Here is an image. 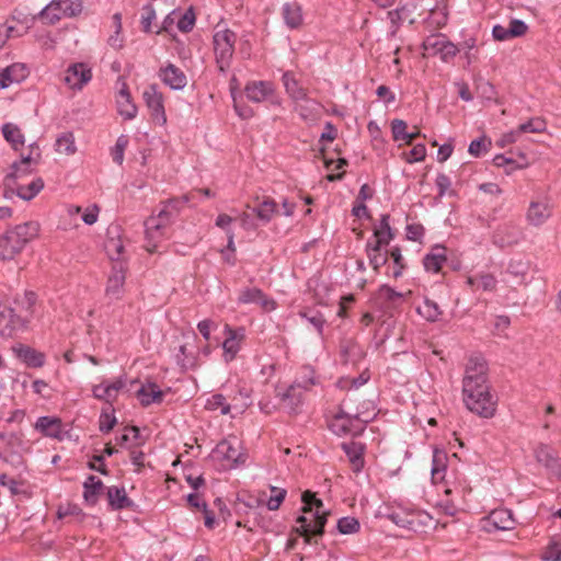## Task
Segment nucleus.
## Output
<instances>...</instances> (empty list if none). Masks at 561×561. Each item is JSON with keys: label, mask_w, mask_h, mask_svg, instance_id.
Wrapping results in <instances>:
<instances>
[{"label": "nucleus", "mask_w": 561, "mask_h": 561, "mask_svg": "<svg viewBox=\"0 0 561 561\" xmlns=\"http://www.w3.org/2000/svg\"><path fill=\"white\" fill-rule=\"evenodd\" d=\"M486 371L488 366L483 357L471 356L462 379V394L463 403L469 411L489 419L495 413L496 400L490 392Z\"/></svg>", "instance_id": "1"}, {"label": "nucleus", "mask_w": 561, "mask_h": 561, "mask_svg": "<svg viewBox=\"0 0 561 561\" xmlns=\"http://www.w3.org/2000/svg\"><path fill=\"white\" fill-rule=\"evenodd\" d=\"M301 501L305 515L299 516L296 520L299 525L297 531L305 537L307 543H311L312 537L323 535L328 512L323 510V502L311 491H305Z\"/></svg>", "instance_id": "2"}, {"label": "nucleus", "mask_w": 561, "mask_h": 561, "mask_svg": "<svg viewBox=\"0 0 561 561\" xmlns=\"http://www.w3.org/2000/svg\"><path fill=\"white\" fill-rule=\"evenodd\" d=\"M38 230L37 222L28 221L5 231L0 236V259L12 260L38 234Z\"/></svg>", "instance_id": "3"}, {"label": "nucleus", "mask_w": 561, "mask_h": 561, "mask_svg": "<svg viewBox=\"0 0 561 561\" xmlns=\"http://www.w3.org/2000/svg\"><path fill=\"white\" fill-rule=\"evenodd\" d=\"M237 35L231 30L217 31L213 36L215 60L220 73L226 75L230 68Z\"/></svg>", "instance_id": "4"}, {"label": "nucleus", "mask_w": 561, "mask_h": 561, "mask_svg": "<svg viewBox=\"0 0 561 561\" xmlns=\"http://www.w3.org/2000/svg\"><path fill=\"white\" fill-rule=\"evenodd\" d=\"M162 208L160 209L157 216H151L145 221V234H146V243L145 249L153 253L158 248V241L163 237V230L171 222L172 218L175 216L170 208H167L164 203H162Z\"/></svg>", "instance_id": "5"}, {"label": "nucleus", "mask_w": 561, "mask_h": 561, "mask_svg": "<svg viewBox=\"0 0 561 561\" xmlns=\"http://www.w3.org/2000/svg\"><path fill=\"white\" fill-rule=\"evenodd\" d=\"M27 446L21 433H0V459L19 468L24 465L23 454Z\"/></svg>", "instance_id": "6"}, {"label": "nucleus", "mask_w": 561, "mask_h": 561, "mask_svg": "<svg viewBox=\"0 0 561 561\" xmlns=\"http://www.w3.org/2000/svg\"><path fill=\"white\" fill-rule=\"evenodd\" d=\"M387 518L397 526L414 533L423 531L432 524V517L427 513L413 510L392 508Z\"/></svg>", "instance_id": "7"}, {"label": "nucleus", "mask_w": 561, "mask_h": 561, "mask_svg": "<svg viewBox=\"0 0 561 561\" xmlns=\"http://www.w3.org/2000/svg\"><path fill=\"white\" fill-rule=\"evenodd\" d=\"M369 421V419H362L359 413L350 414L340 408L329 426L330 430L339 436H358L364 432Z\"/></svg>", "instance_id": "8"}, {"label": "nucleus", "mask_w": 561, "mask_h": 561, "mask_svg": "<svg viewBox=\"0 0 561 561\" xmlns=\"http://www.w3.org/2000/svg\"><path fill=\"white\" fill-rule=\"evenodd\" d=\"M82 9L81 0H53L39 11L38 16L41 19L48 18L49 23L54 24L61 19V15L59 13H53L51 16H49L50 11H58L67 18H75L82 12Z\"/></svg>", "instance_id": "9"}, {"label": "nucleus", "mask_w": 561, "mask_h": 561, "mask_svg": "<svg viewBox=\"0 0 561 561\" xmlns=\"http://www.w3.org/2000/svg\"><path fill=\"white\" fill-rule=\"evenodd\" d=\"M213 456L218 460L227 461L229 469L245 462V455L240 451L239 443L236 438L219 442L213 450Z\"/></svg>", "instance_id": "10"}, {"label": "nucleus", "mask_w": 561, "mask_h": 561, "mask_svg": "<svg viewBox=\"0 0 561 561\" xmlns=\"http://www.w3.org/2000/svg\"><path fill=\"white\" fill-rule=\"evenodd\" d=\"M44 188V181L42 178L34 179L28 184H22L18 181L5 183L3 182V196L12 198L18 196L23 201L33 199Z\"/></svg>", "instance_id": "11"}, {"label": "nucleus", "mask_w": 561, "mask_h": 561, "mask_svg": "<svg viewBox=\"0 0 561 561\" xmlns=\"http://www.w3.org/2000/svg\"><path fill=\"white\" fill-rule=\"evenodd\" d=\"M144 101L150 111L151 118L159 125L167 123V116L163 105V95L158 90L157 84H150L142 93Z\"/></svg>", "instance_id": "12"}, {"label": "nucleus", "mask_w": 561, "mask_h": 561, "mask_svg": "<svg viewBox=\"0 0 561 561\" xmlns=\"http://www.w3.org/2000/svg\"><path fill=\"white\" fill-rule=\"evenodd\" d=\"M226 339L222 342L224 348V357L226 362H231L237 356L240 351L241 342L245 337L244 328H231L230 325H225Z\"/></svg>", "instance_id": "13"}, {"label": "nucleus", "mask_w": 561, "mask_h": 561, "mask_svg": "<svg viewBox=\"0 0 561 561\" xmlns=\"http://www.w3.org/2000/svg\"><path fill=\"white\" fill-rule=\"evenodd\" d=\"M552 207L549 198L543 197L542 199L531 201L527 210V220L533 226L543 225L551 216Z\"/></svg>", "instance_id": "14"}, {"label": "nucleus", "mask_w": 561, "mask_h": 561, "mask_svg": "<svg viewBox=\"0 0 561 561\" xmlns=\"http://www.w3.org/2000/svg\"><path fill=\"white\" fill-rule=\"evenodd\" d=\"M125 278L126 274L124 264L122 262L115 263L107 279L105 289L106 296L119 299L124 291Z\"/></svg>", "instance_id": "15"}, {"label": "nucleus", "mask_w": 561, "mask_h": 561, "mask_svg": "<svg viewBox=\"0 0 561 561\" xmlns=\"http://www.w3.org/2000/svg\"><path fill=\"white\" fill-rule=\"evenodd\" d=\"M92 78L91 69L84 64H75L69 66L64 81L71 89L81 90Z\"/></svg>", "instance_id": "16"}, {"label": "nucleus", "mask_w": 561, "mask_h": 561, "mask_svg": "<svg viewBox=\"0 0 561 561\" xmlns=\"http://www.w3.org/2000/svg\"><path fill=\"white\" fill-rule=\"evenodd\" d=\"M534 455L536 460L541 463L551 474L560 476L561 465L559 462V457L551 447L546 444H539L535 448Z\"/></svg>", "instance_id": "17"}, {"label": "nucleus", "mask_w": 561, "mask_h": 561, "mask_svg": "<svg viewBox=\"0 0 561 561\" xmlns=\"http://www.w3.org/2000/svg\"><path fill=\"white\" fill-rule=\"evenodd\" d=\"M515 527V519L510 510L500 508L492 511L488 518L485 528L490 530H511Z\"/></svg>", "instance_id": "18"}, {"label": "nucleus", "mask_w": 561, "mask_h": 561, "mask_svg": "<svg viewBox=\"0 0 561 561\" xmlns=\"http://www.w3.org/2000/svg\"><path fill=\"white\" fill-rule=\"evenodd\" d=\"M159 78L172 90H183L187 84V78L185 73L171 62L160 69Z\"/></svg>", "instance_id": "19"}, {"label": "nucleus", "mask_w": 561, "mask_h": 561, "mask_svg": "<svg viewBox=\"0 0 561 561\" xmlns=\"http://www.w3.org/2000/svg\"><path fill=\"white\" fill-rule=\"evenodd\" d=\"M12 352L27 367L39 368L45 364L44 353L38 352L28 345L19 343L12 346Z\"/></svg>", "instance_id": "20"}, {"label": "nucleus", "mask_w": 561, "mask_h": 561, "mask_svg": "<svg viewBox=\"0 0 561 561\" xmlns=\"http://www.w3.org/2000/svg\"><path fill=\"white\" fill-rule=\"evenodd\" d=\"M354 472H359L365 466L364 454L366 446L363 443L351 440L341 444Z\"/></svg>", "instance_id": "21"}, {"label": "nucleus", "mask_w": 561, "mask_h": 561, "mask_svg": "<svg viewBox=\"0 0 561 561\" xmlns=\"http://www.w3.org/2000/svg\"><path fill=\"white\" fill-rule=\"evenodd\" d=\"M35 430L39 431L44 436L64 439L62 422L56 416H41L35 423Z\"/></svg>", "instance_id": "22"}, {"label": "nucleus", "mask_w": 561, "mask_h": 561, "mask_svg": "<svg viewBox=\"0 0 561 561\" xmlns=\"http://www.w3.org/2000/svg\"><path fill=\"white\" fill-rule=\"evenodd\" d=\"M523 239L520 228L514 225L500 227L494 234V243L501 248L517 244Z\"/></svg>", "instance_id": "23"}, {"label": "nucleus", "mask_w": 561, "mask_h": 561, "mask_svg": "<svg viewBox=\"0 0 561 561\" xmlns=\"http://www.w3.org/2000/svg\"><path fill=\"white\" fill-rule=\"evenodd\" d=\"M37 163L38 162H36V157L22 156L20 161L12 163L11 172L5 175L3 182H14L27 174H31L33 172V165H36Z\"/></svg>", "instance_id": "24"}, {"label": "nucleus", "mask_w": 561, "mask_h": 561, "mask_svg": "<svg viewBox=\"0 0 561 561\" xmlns=\"http://www.w3.org/2000/svg\"><path fill=\"white\" fill-rule=\"evenodd\" d=\"M28 76V70L23 64H13L0 70V89H5L12 83H20Z\"/></svg>", "instance_id": "25"}, {"label": "nucleus", "mask_w": 561, "mask_h": 561, "mask_svg": "<svg viewBox=\"0 0 561 561\" xmlns=\"http://www.w3.org/2000/svg\"><path fill=\"white\" fill-rule=\"evenodd\" d=\"M117 110L125 119H133L137 115V106L131 100V95L126 82H123L117 96Z\"/></svg>", "instance_id": "26"}, {"label": "nucleus", "mask_w": 561, "mask_h": 561, "mask_svg": "<svg viewBox=\"0 0 561 561\" xmlns=\"http://www.w3.org/2000/svg\"><path fill=\"white\" fill-rule=\"evenodd\" d=\"M106 496L108 505L113 511H122L134 506V502L127 496L124 486H108L106 489Z\"/></svg>", "instance_id": "27"}, {"label": "nucleus", "mask_w": 561, "mask_h": 561, "mask_svg": "<svg viewBox=\"0 0 561 561\" xmlns=\"http://www.w3.org/2000/svg\"><path fill=\"white\" fill-rule=\"evenodd\" d=\"M248 100L260 103L273 94V84L267 81H252L244 88Z\"/></svg>", "instance_id": "28"}, {"label": "nucleus", "mask_w": 561, "mask_h": 561, "mask_svg": "<svg viewBox=\"0 0 561 561\" xmlns=\"http://www.w3.org/2000/svg\"><path fill=\"white\" fill-rule=\"evenodd\" d=\"M386 243H378L377 241L368 240L365 247V252L369 260V264L375 272H379V268L383 266L388 261V251L381 252V248L386 247Z\"/></svg>", "instance_id": "29"}, {"label": "nucleus", "mask_w": 561, "mask_h": 561, "mask_svg": "<svg viewBox=\"0 0 561 561\" xmlns=\"http://www.w3.org/2000/svg\"><path fill=\"white\" fill-rule=\"evenodd\" d=\"M83 499L90 506H94L102 491L105 489L104 483L98 477L90 474L83 482Z\"/></svg>", "instance_id": "30"}, {"label": "nucleus", "mask_w": 561, "mask_h": 561, "mask_svg": "<svg viewBox=\"0 0 561 561\" xmlns=\"http://www.w3.org/2000/svg\"><path fill=\"white\" fill-rule=\"evenodd\" d=\"M282 15L285 24L291 30H296L302 24V10L296 1L285 2L282 7Z\"/></svg>", "instance_id": "31"}, {"label": "nucleus", "mask_w": 561, "mask_h": 561, "mask_svg": "<svg viewBox=\"0 0 561 561\" xmlns=\"http://www.w3.org/2000/svg\"><path fill=\"white\" fill-rule=\"evenodd\" d=\"M294 110L304 121H314L320 114L321 104L306 95L295 102Z\"/></svg>", "instance_id": "32"}, {"label": "nucleus", "mask_w": 561, "mask_h": 561, "mask_svg": "<svg viewBox=\"0 0 561 561\" xmlns=\"http://www.w3.org/2000/svg\"><path fill=\"white\" fill-rule=\"evenodd\" d=\"M446 261V248L437 244L424 256L423 265L427 272L438 273Z\"/></svg>", "instance_id": "33"}, {"label": "nucleus", "mask_w": 561, "mask_h": 561, "mask_svg": "<svg viewBox=\"0 0 561 561\" xmlns=\"http://www.w3.org/2000/svg\"><path fill=\"white\" fill-rule=\"evenodd\" d=\"M137 397L141 405L149 407L152 403L162 402L164 393L157 383L148 382L137 390Z\"/></svg>", "instance_id": "34"}, {"label": "nucleus", "mask_w": 561, "mask_h": 561, "mask_svg": "<svg viewBox=\"0 0 561 561\" xmlns=\"http://www.w3.org/2000/svg\"><path fill=\"white\" fill-rule=\"evenodd\" d=\"M37 301V295L34 291H25L22 297H16L13 301L16 311L23 314L21 319L27 320L28 322L33 319L35 313V305Z\"/></svg>", "instance_id": "35"}, {"label": "nucleus", "mask_w": 561, "mask_h": 561, "mask_svg": "<svg viewBox=\"0 0 561 561\" xmlns=\"http://www.w3.org/2000/svg\"><path fill=\"white\" fill-rule=\"evenodd\" d=\"M304 391L300 385H291L283 394L282 401L285 403L289 413H297L302 404Z\"/></svg>", "instance_id": "36"}, {"label": "nucleus", "mask_w": 561, "mask_h": 561, "mask_svg": "<svg viewBox=\"0 0 561 561\" xmlns=\"http://www.w3.org/2000/svg\"><path fill=\"white\" fill-rule=\"evenodd\" d=\"M23 317L20 311H16L15 306L5 307L0 312V321H7V327L10 329V332L13 330L24 329L30 323L27 320L21 319Z\"/></svg>", "instance_id": "37"}, {"label": "nucleus", "mask_w": 561, "mask_h": 561, "mask_svg": "<svg viewBox=\"0 0 561 561\" xmlns=\"http://www.w3.org/2000/svg\"><path fill=\"white\" fill-rule=\"evenodd\" d=\"M389 220L390 216L388 214L381 215L379 225L374 228L373 241L389 244L390 241L394 238V231L390 227Z\"/></svg>", "instance_id": "38"}, {"label": "nucleus", "mask_w": 561, "mask_h": 561, "mask_svg": "<svg viewBox=\"0 0 561 561\" xmlns=\"http://www.w3.org/2000/svg\"><path fill=\"white\" fill-rule=\"evenodd\" d=\"M2 135L14 150H19L24 145V135L18 125L5 123L2 125Z\"/></svg>", "instance_id": "39"}, {"label": "nucleus", "mask_w": 561, "mask_h": 561, "mask_svg": "<svg viewBox=\"0 0 561 561\" xmlns=\"http://www.w3.org/2000/svg\"><path fill=\"white\" fill-rule=\"evenodd\" d=\"M447 456L443 450L435 449L433 453L432 460V480L434 482L443 481L445 478V471L447 469L446 466Z\"/></svg>", "instance_id": "40"}, {"label": "nucleus", "mask_w": 561, "mask_h": 561, "mask_svg": "<svg viewBox=\"0 0 561 561\" xmlns=\"http://www.w3.org/2000/svg\"><path fill=\"white\" fill-rule=\"evenodd\" d=\"M277 210V204L272 198L264 199L259 206L252 209L253 214L256 215L257 219L263 224H267L273 218Z\"/></svg>", "instance_id": "41"}, {"label": "nucleus", "mask_w": 561, "mask_h": 561, "mask_svg": "<svg viewBox=\"0 0 561 561\" xmlns=\"http://www.w3.org/2000/svg\"><path fill=\"white\" fill-rule=\"evenodd\" d=\"M282 80L286 92L295 102L304 99L307 95L306 89L300 87L298 81L289 72H285Z\"/></svg>", "instance_id": "42"}, {"label": "nucleus", "mask_w": 561, "mask_h": 561, "mask_svg": "<svg viewBox=\"0 0 561 561\" xmlns=\"http://www.w3.org/2000/svg\"><path fill=\"white\" fill-rule=\"evenodd\" d=\"M522 163H517L514 159L507 158L504 154H496L493 159V163L497 168H506L505 173L511 174L516 169H523L527 167L528 162L526 156L520 153Z\"/></svg>", "instance_id": "43"}, {"label": "nucleus", "mask_w": 561, "mask_h": 561, "mask_svg": "<svg viewBox=\"0 0 561 561\" xmlns=\"http://www.w3.org/2000/svg\"><path fill=\"white\" fill-rule=\"evenodd\" d=\"M403 298V294L388 285H381L377 291V299L387 304V307H394Z\"/></svg>", "instance_id": "44"}, {"label": "nucleus", "mask_w": 561, "mask_h": 561, "mask_svg": "<svg viewBox=\"0 0 561 561\" xmlns=\"http://www.w3.org/2000/svg\"><path fill=\"white\" fill-rule=\"evenodd\" d=\"M114 387H110L106 381L101 382L93 387L92 392L94 398L105 401L108 407H113V401L116 400L117 394L113 391Z\"/></svg>", "instance_id": "45"}, {"label": "nucleus", "mask_w": 561, "mask_h": 561, "mask_svg": "<svg viewBox=\"0 0 561 561\" xmlns=\"http://www.w3.org/2000/svg\"><path fill=\"white\" fill-rule=\"evenodd\" d=\"M417 311L423 318L431 322L437 321L442 316V310L438 305L428 298L424 300L423 306L417 308Z\"/></svg>", "instance_id": "46"}, {"label": "nucleus", "mask_w": 561, "mask_h": 561, "mask_svg": "<svg viewBox=\"0 0 561 561\" xmlns=\"http://www.w3.org/2000/svg\"><path fill=\"white\" fill-rule=\"evenodd\" d=\"M205 408L209 411H216L220 409V413L222 415H227L231 410L230 404L226 402V397L221 393L213 394L209 399H207Z\"/></svg>", "instance_id": "47"}, {"label": "nucleus", "mask_w": 561, "mask_h": 561, "mask_svg": "<svg viewBox=\"0 0 561 561\" xmlns=\"http://www.w3.org/2000/svg\"><path fill=\"white\" fill-rule=\"evenodd\" d=\"M337 530L343 535L355 534L359 530L360 525L357 518L352 516L341 517L337 520Z\"/></svg>", "instance_id": "48"}, {"label": "nucleus", "mask_w": 561, "mask_h": 561, "mask_svg": "<svg viewBox=\"0 0 561 561\" xmlns=\"http://www.w3.org/2000/svg\"><path fill=\"white\" fill-rule=\"evenodd\" d=\"M56 147L59 152H64L66 154L75 153V138L72 133H64L56 140Z\"/></svg>", "instance_id": "49"}, {"label": "nucleus", "mask_w": 561, "mask_h": 561, "mask_svg": "<svg viewBox=\"0 0 561 561\" xmlns=\"http://www.w3.org/2000/svg\"><path fill=\"white\" fill-rule=\"evenodd\" d=\"M117 420L114 415V408H106L103 409L101 415H100V431L102 433H108L113 430L115 426Z\"/></svg>", "instance_id": "50"}, {"label": "nucleus", "mask_w": 561, "mask_h": 561, "mask_svg": "<svg viewBox=\"0 0 561 561\" xmlns=\"http://www.w3.org/2000/svg\"><path fill=\"white\" fill-rule=\"evenodd\" d=\"M340 352L344 363H347L352 357L360 356L359 347L353 340L342 341Z\"/></svg>", "instance_id": "51"}, {"label": "nucleus", "mask_w": 561, "mask_h": 561, "mask_svg": "<svg viewBox=\"0 0 561 561\" xmlns=\"http://www.w3.org/2000/svg\"><path fill=\"white\" fill-rule=\"evenodd\" d=\"M105 251L112 261H119L124 252V244L119 239H110L105 242Z\"/></svg>", "instance_id": "52"}, {"label": "nucleus", "mask_w": 561, "mask_h": 561, "mask_svg": "<svg viewBox=\"0 0 561 561\" xmlns=\"http://www.w3.org/2000/svg\"><path fill=\"white\" fill-rule=\"evenodd\" d=\"M519 134L523 133H542L546 130V122L539 117L530 118L528 122L517 127Z\"/></svg>", "instance_id": "53"}, {"label": "nucleus", "mask_w": 561, "mask_h": 561, "mask_svg": "<svg viewBox=\"0 0 561 561\" xmlns=\"http://www.w3.org/2000/svg\"><path fill=\"white\" fill-rule=\"evenodd\" d=\"M128 145L126 136L122 135L117 138L115 146L111 150L112 159L115 163L121 165L124 161V152Z\"/></svg>", "instance_id": "54"}, {"label": "nucleus", "mask_w": 561, "mask_h": 561, "mask_svg": "<svg viewBox=\"0 0 561 561\" xmlns=\"http://www.w3.org/2000/svg\"><path fill=\"white\" fill-rule=\"evenodd\" d=\"M302 318H305L309 323H311L319 334L323 332V325L325 323V319L319 311H304L299 313Z\"/></svg>", "instance_id": "55"}, {"label": "nucleus", "mask_w": 561, "mask_h": 561, "mask_svg": "<svg viewBox=\"0 0 561 561\" xmlns=\"http://www.w3.org/2000/svg\"><path fill=\"white\" fill-rule=\"evenodd\" d=\"M196 18L193 8H188L178 22V28L183 33H188L193 30Z\"/></svg>", "instance_id": "56"}, {"label": "nucleus", "mask_w": 561, "mask_h": 561, "mask_svg": "<svg viewBox=\"0 0 561 561\" xmlns=\"http://www.w3.org/2000/svg\"><path fill=\"white\" fill-rule=\"evenodd\" d=\"M58 518L75 517L77 520H82L85 516L83 511L76 504H68L67 506H59L57 511Z\"/></svg>", "instance_id": "57"}, {"label": "nucleus", "mask_w": 561, "mask_h": 561, "mask_svg": "<svg viewBox=\"0 0 561 561\" xmlns=\"http://www.w3.org/2000/svg\"><path fill=\"white\" fill-rule=\"evenodd\" d=\"M271 491L274 493L267 501V508L270 511H276L286 497L287 491L285 489H278L271 485Z\"/></svg>", "instance_id": "58"}, {"label": "nucleus", "mask_w": 561, "mask_h": 561, "mask_svg": "<svg viewBox=\"0 0 561 561\" xmlns=\"http://www.w3.org/2000/svg\"><path fill=\"white\" fill-rule=\"evenodd\" d=\"M263 291L260 288H247L241 291L238 301L240 304H259L260 299L263 298Z\"/></svg>", "instance_id": "59"}, {"label": "nucleus", "mask_w": 561, "mask_h": 561, "mask_svg": "<svg viewBox=\"0 0 561 561\" xmlns=\"http://www.w3.org/2000/svg\"><path fill=\"white\" fill-rule=\"evenodd\" d=\"M446 38L443 35H431L428 36L424 43L423 47L425 50L431 51L433 54H439L440 48L443 44L445 43Z\"/></svg>", "instance_id": "60"}, {"label": "nucleus", "mask_w": 561, "mask_h": 561, "mask_svg": "<svg viewBox=\"0 0 561 561\" xmlns=\"http://www.w3.org/2000/svg\"><path fill=\"white\" fill-rule=\"evenodd\" d=\"M542 559L545 561H561V542L558 540H551L548 545Z\"/></svg>", "instance_id": "61"}, {"label": "nucleus", "mask_w": 561, "mask_h": 561, "mask_svg": "<svg viewBox=\"0 0 561 561\" xmlns=\"http://www.w3.org/2000/svg\"><path fill=\"white\" fill-rule=\"evenodd\" d=\"M141 26L145 33L151 32V23L156 20V10L152 4H146L142 8Z\"/></svg>", "instance_id": "62"}, {"label": "nucleus", "mask_w": 561, "mask_h": 561, "mask_svg": "<svg viewBox=\"0 0 561 561\" xmlns=\"http://www.w3.org/2000/svg\"><path fill=\"white\" fill-rule=\"evenodd\" d=\"M435 184L437 186L438 196L439 197H443L447 193L449 195H454L455 194L454 191H451V190L449 191V188L451 186V181H450L448 175H446L444 173L437 174L436 180H435Z\"/></svg>", "instance_id": "63"}, {"label": "nucleus", "mask_w": 561, "mask_h": 561, "mask_svg": "<svg viewBox=\"0 0 561 561\" xmlns=\"http://www.w3.org/2000/svg\"><path fill=\"white\" fill-rule=\"evenodd\" d=\"M497 280L494 275L490 273L479 274V287L484 291H494L496 289Z\"/></svg>", "instance_id": "64"}]
</instances>
